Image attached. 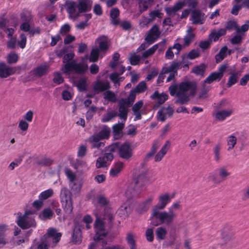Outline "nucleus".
I'll use <instances>...</instances> for the list:
<instances>
[{
  "mask_svg": "<svg viewBox=\"0 0 249 249\" xmlns=\"http://www.w3.org/2000/svg\"><path fill=\"white\" fill-rule=\"evenodd\" d=\"M168 89L172 96L177 97L175 101L176 104L186 105L190 100V97H194L196 94L197 84L195 82L185 81L178 85L176 84L171 85Z\"/></svg>",
  "mask_w": 249,
  "mask_h": 249,
  "instance_id": "1",
  "label": "nucleus"
},
{
  "mask_svg": "<svg viewBox=\"0 0 249 249\" xmlns=\"http://www.w3.org/2000/svg\"><path fill=\"white\" fill-rule=\"evenodd\" d=\"M176 216V214L172 211H170L169 212L166 211L159 212V214L156 216L152 217V215H151L150 224L154 227L163 224L169 225L173 222Z\"/></svg>",
  "mask_w": 249,
  "mask_h": 249,
  "instance_id": "2",
  "label": "nucleus"
},
{
  "mask_svg": "<svg viewBox=\"0 0 249 249\" xmlns=\"http://www.w3.org/2000/svg\"><path fill=\"white\" fill-rule=\"evenodd\" d=\"M147 174V171H143L133 179L130 186V188L132 189L131 194L132 197L138 196L141 193L148 180Z\"/></svg>",
  "mask_w": 249,
  "mask_h": 249,
  "instance_id": "3",
  "label": "nucleus"
},
{
  "mask_svg": "<svg viewBox=\"0 0 249 249\" xmlns=\"http://www.w3.org/2000/svg\"><path fill=\"white\" fill-rule=\"evenodd\" d=\"M33 211H26L22 215H19L17 221V225L22 229H27L31 227L35 228L36 223L34 217H29V215L33 214Z\"/></svg>",
  "mask_w": 249,
  "mask_h": 249,
  "instance_id": "4",
  "label": "nucleus"
},
{
  "mask_svg": "<svg viewBox=\"0 0 249 249\" xmlns=\"http://www.w3.org/2000/svg\"><path fill=\"white\" fill-rule=\"evenodd\" d=\"M170 200L171 198L167 194L160 196L159 197L158 203L153 208L152 217L157 216L159 211L164 209Z\"/></svg>",
  "mask_w": 249,
  "mask_h": 249,
  "instance_id": "5",
  "label": "nucleus"
},
{
  "mask_svg": "<svg viewBox=\"0 0 249 249\" xmlns=\"http://www.w3.org/2000/svg\"><path fill=\"white\" fill-rule=\"evenodd\" d=\"M118 154L121 158L126 160H129L132 158L133 149L129 142H125L121 145Z\"/></svg>",
  "mask_w": 249,
  "mask_h": 249,
  "instance_id": "6",
  "label": "nucleus"
},
{
  "mask_svg": "<svg viewBox=\"0 0 249 249\" xmlns=\"http://www.w3.org/2000/svg\"><path fill=\"white\" fill-rule=\"evenodd\" d=\"M61 236V233L57 232L55 229L50 228L47 230V232L42 237L45 240V242L48 241L50 243L52 239L53 243H57L60 240Z\"/></svg>",
  "mask_w": 249,
  "mask_h": 249,
  "instance_id": "7",
  "label": "nucleus"
},
{
  "mask_svg": "<svg viewBox=\"0 0 249 249\" xmlns=\"http://www.w3.org/2000/svg\"><path fill=\"white\" fill-rule=\"evenodd\" d=\"M81 226L79 222H74V228L71 234V242L75 245L80 244L82 242Z\"/></svg>",
  "mask_w": 249,
  "mask_h": 249,
  "instance_id": "8",
  "label": "nucleus"
},
{
  "mask_svg": "<svg viewBox=\"0 0 249 249\" xmlns=\"http://www.w3.org/2000/svg\"><path fill=\"white\" fill-rule=\"evenodd\" d=\"M160 35L159 27L157 24L154 25L149 30L148 34L145 38V40L150 45L157 39Z\"/></svg>",
  "mask_w": 249,
  "mask_h": 249,
  "instance_id": "9",
  "label": "nucleus"
},
{
  "mask_svg": "<svg viewBox=\"0 0 249 249\" xmlns=\"http://www.w3.org/2000/svg\"><path fill=\"white\" fill-rule=\"evenodd\" d=\"M152 100H158V105H154V108H158L159 106L163 104L168 98V96L165 93H159L158 91H155L153 94L150 96Z\"/></svg>",
  "mask_w": 249,
  "mask_h": 249,
  "instance_id": "10",
  "label": "nucleus"
},
{
  "mask_svg": "<svg viewBox=\"0 0 249 249\" xmlns=\"http://www.w3.org/2000/svg\"><path fill=\"white\" fill-rule=\"evenodd\" d=\"M92 2L90 0H81L77 4L80 13H86L91 10Z\"/></svg>",
  "mask_w": 249,
  "mask_h": 249,
  "instance_id": "11",
  "label": "nucleus"
},
{
  "mask_svg": "<svg viewBox=\"0 0 249 249\" xmlns=\"http://www.w3.org/2000/svg\"><path fill=\"white\" fill-rule=\"evenodd\" d=\"M184 6H185V2L178 1L175 3L173 7H166L165 11L169 16H174L178 11L181 10Z\"/></svg>",
  "mask_w": 249,
  "mask_h": 249,
  "instance_id": "12",
  "label": "nucleus"
},
{
  "mask_svg": "<svg viewBox=\"0 0 249 249\" xmlns=\"http://www.w3.org/2000/svg\"><path fill=\"white\" fill-rule=\"evenodd\" d=\"M110 88V86L108 81L103 82L100 80H98L93 87V90L97 93L106 90H107Z\"/></svg>",
  "mask_w": 249,
  "mask_h": 249,
  "instance_id": "13",
  "label": "nucleus"
},
{
  "mask_svg": "<svg viewBox=\"0 0 249 249\" xmlns=\"http://www.w3.org/2000/svg\"><path fill=\"white\" fill-rule=\"evenodd\" d=\"M118 106L120 113L118 115L121 119L125 120L127 117L128 107L130 106H128L125 102H122L120 100L119 101Z\"/></svg>",
  "mask_w": 249,
  "mask_h": 249,
  "instance_id": "14",
  "label": "nucleus"
},
{
  "mask_svg": "<svg viewBox=\"0 0 249 249\" xmlns=\"http://www.w3.org/2000/svg\"><path fill=\"white\" fill-rule=\"evenodd\" d=\"M153 199V197H150L143 203L140 204L136 208L137 212L140 214L146 212L149 209L150 204Z\"/></svg>",
  "mask_w": 249,
  "mask_h": 249,
  "instance_id": "15",
  "label": "nucleus"
},
{
  "mask_svg": "<svg viewBox=\"0 0 249 249\" xmlns=\"http://www.w3.org/2000/svg\"><path fill=\"white\" fill-rule=\"evenodd\" d=\"M221 235L224 241L228 242L233 238L234 233L229 226H226L224 227Z\"/></svg>",
  "mask_w": 249,
  "mask_h": 249,
  "instance_id": "16",
  "label": "nucleus"
},
{
  "mask_svg": "<svg viewBox=\"0 0 249 249\" xmlns=\"http://www.w3.org/2000/svg\"><path fill=\"white\" fill-rule=\"evenodd\" d=\"M124 125V124H117L113 125L112 129L114 140H119L123 137Z\"/></svg>",
  "mask_w": 249,
  "mask_h": 249,
  "instance_id": "17",
  "label": "nucleus"
},
{
  "mask_svg": "<svg viewBox=\"0 0 249 249\" xmlns=\"http://www.w3.org/2000/svg\"><path fill=\"white\" fill-rule=\"evenodd\" d=\"M207 66L204 63H201L199 65L195 66L192 69L191 72L196 75H199L202 77L204 76Z\"/></svg>",
  "mask_w": 249,
  "mask_h": 249,
  "instance_id": "18",
  "label": "nucleus"
},
{
  "mask_svg": "<svg viewBox=\"0 0 249 249\" xmlns=\"http://www.w3.org/2000/svg\"><path fill=\"white\" fill-rule=\"evenodd\" d=\"M97 40L100 41L99 42V51L106 52L108 49V44L107 43V36H106L103 35L99 36Z\"/></svg>",
  "mask_w": 249,
  "mask_h": 249,
  "instance_id": "19",
  "label": "nucleus"
},
{
  "mask_svg": "<svg viewBox=\"0 0 249 249\" xmlns=\"http://www.w3.org/2000/svg\"><path fill=\"white\" fill-rule=\"evenodd\" d=\"M104 219L108 222L109 226L111 228L113 226V221L114 219L113 212L110 208H105L104 210Z\"/></svg>",
  "mask_w": 249,
  "mask_h": 249,
  "instance_id": "20",
  "label": "nucleus"
},
{
  "mask_svg": "<svg viewBox=\"0 0 249 249\" xmlns=\"http://www.w3.org/2000/svg\"><path fill=\"white\" fill-rule=\"evenodd\" d=\"M65 6L67 12L70 15V17L71 18V15L75 13L76 12V8H77L76 2L74 1L67 0L65 2Z\"/></svg>",
  "mask_w": 249,
  "mask_h": 249,
  "instance_id": "21",
  "label": "nucleus"
},
{
  "mask_svg": "<svg viewBox=\"0 0 249 249\" xmlns=\"http://www.w3.org/2000/svg\"><path fill=\"white\" fill-rule=\"evenodd\" d=\"M226 34V30L225 29L221 28L218 30L217 32L213 31L209 35V38L211 40L213 39V41H217L219 37L221 36L225 35Z\"/></svg>",
  "mask_w": 249,
  "mask_h": 249,
  "instance_id": "22",
  "label": "nucleus"
},
{
  "mask_svg": "<svg viewBox=\"0 0 249 249\" xmlns=\"http://www.w3.org/2000/svg\"><path fill=\"white\" fill-rule=\"evenodd\" d=\"M60 197L61 202L72 200L71 192L65 187L62 188Z\"/></svg>",
  "mask_w": 249,
  "mask_h": 249,
  "instance_id": "23",
  "label": "nucleus"
},
{
  "mask_svg": "<svg viewBox=\"0 0 249 249\" xmlns=\"http://www.w3.org/2000/svg\"><path fill=\"white\" fill-rule=\"evenodd\" d=\"M88 69V66L87 64L76 62L74 71L79 75H83L87 71Z\"/></svg>",
  "mask_w": 249,
  "mask_h": 249,
  "instance_id": "24",
  "label": "nucleus"
},
{
  "mask_svg": "<svg viewBox=\"0 0 249 249\" xmlns=\"http://www.w3.org/2000/svg\"><path fill=\"white\" fill-rule=\"evenodd\" d=\"M138 93L133 89L130 90V93L127 98H121L120 100L122 102H125L128 106H131L135 100L136 94Z\"/></svg>",
  "mask_w": 249,
  "mask_h": 249,
  "instance_id": "25",
  "label": "nucleus"
},
{
  "mask_svg": "<svg viewBox=\"0 0 249 249\" xmlns=\"http://www.w3.org/2000/svg\"><path fill=\"white\" fill-rule=\"evenodd\" d=\"M48 67L46 65H40L34 69L33 71L36 76L42 77L48 73Z\"/></svg>",
  "mask_w": 249,
  "mask_h": 249,
  "instance_id": "26",
  "label": "nucleus"
},
{
  "mask_svg": "<svg viewBox=\"0 0 249 249\" xmlns=\"http://www.w3.org/2000/svg\"><path fill=\"white\" fill-rule=\"evenodd\" d=\"M75 84L79 92H86L88 90L87 79L85 77L81 78Z\"/></svg>",
  "mask_w": 249,
  "mask_h": 249,
  "instance_id": "27",
  "label": "nucleus"
},
{
  "mask_svg": "<svg viewBox=\"0 0 249 249\" xmlns=\"http://www.w3.org/2000/svg\"><path fill=\"white\" fill-rule=\"evenodd\" d=\"M222 77L216 72H212L204 81V83L211 84L213 81H219Z\"/></svg>",
  "mask_w": 249,
  "mask_h": 249,
  "instance_id": "28",
  "label": "nucleus"
},
{
  "mask_svg": "<svg viewBox=\"0 0 249 249\" xmlns=\"http://www.w3.org/2000/svg\"><path fill=\"white\" fill-rule=\"evenodd\" d=\"M229 74H230V76L229 77L228 82L226 84L228 88H230L232 85L236 84L238 81L239 76L240 75L238 72H229Z\"/></svg>",
  "mask_w": 249,
  "mask_h": 249,
  "instance_id": "29",
  "label": "nucleus"
},
{
  "mask_svg": "<svg viewBox=\"0 0 249 249\" xmlns=\"http://www.w3.org/2000/svg\"><path fill=\"white\" fill-rule=\"evenodd\" d=\"M231 110H223L219 111L215 114V118L219 121H223L227 117H229L232 113Z\"/></svg>",
  "mask_w": 249,
  "mask_h": 249,
  "instance_id": "30",
  "label": "nucleus"
},
{
  "mask_svg": "<svg viewBox=\"0 0 249 249\" xmlns=\"http://www.w3.org/2000/svg\"><path fill=\"white\" fill-rule=\"evenodd\" d=\"M228 48L226 46L223 47L220 50L219 52L215 56L216 62L218 63L223 60L227 56V52Z\"/></svg>",
  "mask_w": 249,
  "mask_h": 249,
  "instance_id": "31",
  "label": "nucleus"
},
{
  "mask_svg": "<svg viewBox=\"0 0 249 249\" xmlns=\"http://www.w3.org/2000/svg\"><path fill=\"white\" fill-rule=\"evenodd\" d=\"M202 13L201 11L199 9L194 10L192 11L191 13V16L194 20L193 21V24H202L200 17Z\"/></svg>",
  "mask_w": 249,
  "mask_h": 249,
  "instance_id": "32",
  "label": "nucleus"
},
{
  "mask_svg": "<svg viewBox=\"0 0 249 249\" xmlns=\"http://www.w3.org/2000/svg\"><path fill=\"white\" fill-rule=\"evenodd\" d=\"M6 227L5 224L0 225V248L4 247L7 243L5 237Z\"/></svg>",
  "mask_w": 249,
  "mask_h": 249,
  "instance_id": "33",
  "label": "nucleus"
},
{
  "mask_svg": "<svg viewBox=\"0 0 249 249\" xmlns=\"http://www.w3.org/2000/svg\"><path fill=\"white\" fill-rule=\"evenodd\" d=\"M110 133V130L109 128L106 125H104L103 128L100 130L98 133L99 137L101 140L107 139Z\"/></svg>",
  "mask_w": 249,
  "mask_h": 249,
  "instance_id": "34",
  "label": "nucleus"
},
{
  "mask_svg": "<svg viewBox=\"0 0 249 249\" xmlns=\"http://www.w3.org/2000/svg\"><path fill=\"white\" fill-rule=\"evenodd\" d=\"M66 64L64 65V67H63L61 69L63 72L65 74L70 73L71 71H74L75 68V64L76 62L74 61H72L70 62L65 63Z\"/></svg>",
  "mask_w": 249,
  "mask_h": 249,
  "instance_id": "35",
  "label": "nucleus"
},
{
  "mask_svg": "<svg viewBox=\"0 0 249 249\" xmlns=\"http://www.w3.org/2000/svg\"><path fill=\"white\" fill-rule=\"evenodd\" d=\"M41 215L43 219H50L53 215L54 213L50 208L44 209L42 212V214H39V216L41 217Z\"/></svg>",
  "mask_w": 249,
  "mask_h": 249,
  "instance_id": "36",
  "label": "nucleus"
},
{
  "mask_svg": "<svg viewBox=\"0 0 249 249\" xmlns=\"http://www.w3.org/2000/svg\"><path fill=\"white\" fill-rule=\"evenodd\" d=\"M167 233L166 230L165 228L160 227L158 228L156 231V235L158 239L163 240Z\"/></svg>",
  "mask_w": 249,
  "mask_h": 249,
  "instance_id": "37",
  "label": "nucleus"
},
{
  "mask_svg": "<svg viewBox=\"0 0 249 249\" xmlns=\"http://www.w3.org/2000/svg\"><path fill=\"white\" fill-rule=\"evenodd\" d=\"M62 208L67 213L70 214L73 210L72 200L61 202Z\"/></svg>",
  "mask_w": 249,
  "mask_h": 249,
  "instance_id": "38",
  "label": "nucleus"
},
{
  "mask_svg": "<svg viewBox=\"0 0 249 249\" xmlns=\"http://www.w3.org/2000/svg\"><path fill=\"white\" fill-rule=\"evenodd\" d=\"M126 240L129 246L130 249H137L136 241L132 233H129L127 234Z\"/></svg>",
  "mask_w": 249,
  "mask_h": 249,
  "instance_id": "39",
  "label": "nucleus"
},
{
  "mask_svg": "<svg viewBox=\"0 0 249 249\" xmlns=\"http://www.w3.org/2000/svg\"><path fill=\"white\" fill-rule=\"evenodd\" d=\"M99 52V49L98 48H93L91 50L89 58L90 62H96L98 60Z\"/></svg>",
  "mask_w": 249,
  "mask_h": 249,
  "instance_id": "40",
  "label": "nucleus"
},
{
  "mask_svg": "<svg viewBox=\"0 0 249 249\" xmlns=\"http://www.w3.org/2000/svg\"><path fill=\"white\" fill-rule=\"evenodd\" d=\"M53 195V190L52 189H49L41 192L39 196V198L41 200H46L52 196Z\"/></svg>",
  "mask_w": 249,
  "mask_h": 249,
  "instance_id": "41",
  "label": "nucleus"
},
{
  "mask_svg": "<svg viewBox=\"0 0 249 249\" xmlns=\"http://www.w3.org/2000/svg\"><path fill=\"white\" fill-rule=\"evenodd\" d=\"M234 28L236 29L237 33L240 32V30L239 28L238 27L236 21L234 20H229L227 21L225 29H226V30L231 31L233 30Z\"/></svg>",
  "mask_w": 249,
  "mask_h": 249,
  "instance_id": "42",
  "label": "nucleus"
},
{
  "mask_svg": "<svg viewBox=\"0 0 249 249\" xmlns=\"http://www.w3.org/2000/svg\"><path fill=\"white\" fill-rule=\"evenodd\" d=\"M104 99L108 100L109 101L115 103L117 101L116 96L115 94L112 91L107 90L104 93Z\"/></svg>",
  "mask_w": 249,
  "mask_h": 249,
  "instance_id": "43",
  "label": "nucleus"
},
{
  "mask_svg": "<svg viewBox=\"0 0 249 249\" xmlns=\"http://www.w3.org/2000/svg\"><path fill=\"white\" fill-rule=\"evenodd\" d=\"M237 142V138L235 136L231 135L228 137L227 143L229 147L227 149L228 151L233 149Z\"/></svg>",
  "mask_w": 249,
  "mask_h": 249,
  "instance_id": "44",
  "label": "nucleus"
},
{
  "mask_svg": "<svg viewBox=\"0 0 249 249\" xmlns=\"http://www.w3.org/2000/svg\"><path fill=\"white\" fill-rule=\"evenodd\" d=\"M118 115L117 112L114 111L113 112H108L107 114L104 115L101 119L103 123H106L112 119L114 118Z\"/></svg>",
  "mask_w": 249,
  "mask_h": 249,
  "instance_id": "45",
  "label": "nucleus"
},
{
  "mask_svg": "<svg viewBox=\"0 0 249 249\" xmlns=\"http://www.w3.org/2000/svg\"><path fill=\"white\" fill-rule=\"evenodd\" d=\"M18 55L15 53H10L7 56V62L9 64H15L18 61Z\"/></svg>",
  "mask_w": 249,
  "mask_h": 249,
  "instance_id": "46",
  "label": "nucleus"
},
{
  "mask_svg": "<svg viewBox=\"0 0 249 249\" xmlns=\"http://www.w3.org/2000/svg\"><path fill=\"white\" fill-rule=\"evenodd\" d=\"M147 89L146 84L145 81H142L140 82L137 86L133 89L138 93H140L144 92Z\"/></svg>",
  "mask_w": 249,
  "mask_h": 249,
  "instance_id": "47",
  "label": "nucleus"
},
{
  "mask_svg": "<svg viewBox=\"0 0 249 249\" xmlns=\"http://www.w3.org/2000/svg\"><path fill=\"white\" fill-rule=\"evenodd\" d=\"M221 149V145L220 143L216 144L213 147V154L214 160L218 162L220 160V151Z\"/></svg>",
  "mask_w": 249,
  "mask_h": 249,
  "instance_id": "48",
  "label": "nucleus"
},
{
  "mask_svg": "<svg viewBox=\"0 0 249 249\" xmlns=\"http://www.w3.org/2000/svg\"><path fill=\"white\" fill-rule=\"evenodd\" d=\"M141 60V57L139 55L136 54L135 53L130 54L129 61L131 65L135 66L137 65Z\"/></svg>",
  "mask_w": 249,
  "mask_h": 249,
  "instance_id": "49",
  "label": "nucleus"
},
{
  "mask_svg": "<svg viewBox=\"0 0 249 249\" xmlns=\"http://www.w3.org/2000/svg\"><path fill=\"white\" fill-rule=\"evenodd\" d=\"M149 16L150 17V20H149L152 22L156 18H162L163 14L160 12L158 10H153L149 13Z\"/></svg>",
  "mask_w": 249,
  "mask_h": 249,
  "instance_id": "50",
  "label": "nucleus"
},
{
  "mask_svg": "<svg viewBox=\"0 0 249 249\" xmlns=\"http://www.w3.org/2000/svg\"><path fill=\"white\" fill-rule=\"evenodd\" d=\"M53 160L49 158H43L41 160H38L36 162L37 165L43 166H49L52 164Z\"/></svg>",
  "mask_w": 249,
  "mask_h": 249,
  "instance_id": "51",
  "label": "nucleus"
},
{
  "mask_svg": "<svg viewBox=\"0 0 249 249\" xmlns=\"http://www.w3.org/2000/svg\"><path fill=\"white\" fill-rule=\"evenodd\" d=\"M94 227L97 229L99 231H105V223L99 218H97L94 222Z\"/></svg>",
  "mask_w": 249,
  "mask_h": 249,
  "instance_id": "52",
  "label": "nucleus"
},
{
  "mask_svg": "<svg viewBox=\"0 0 249 249\" xmlns=\"http://www.w3.org/2000/svg\"><path fill=\"white\" fill-rule=\"evenodd\" d=\"M216 171H218L219 175L223 180H225L226 178L230 175V173L228 172L224 167H221L219 169H217Z\"/></svg>",
  "mask_w": 249,
  "mask_h": 249,
  "instance_id": "53",
  "label": "nucleus"
},
{
  "mask_svg": "<svg viewBox=\"0 0 249 249\" xmlns=\"http://www.w3.org/2000/svg\"><path fill=\"white\" fill-rule=\"evenodd\" d=\"M108 234V232L99 231L97 232L94 236L93 239L95 242L102 240L103 237H106Z\"/></svg>",
  "mask_w": 249,
  "mask_h": 249,
  "instance_id": "54",
  "label": "nucleus"
},
{
  "mask_svg": "<svg viewBox=\"0 0 249 249\" xmlns=\"http://www.w3.org/2000/svg\"><path fill=\"white\" fill-rule=\"evenodd\" d=\"M216 170L214 172H211L209 174L208 178L210 180H212L214 183L219 184L221 180L218 178L216 175Z\"/></svg>",
  "mask_w": 249,
  "mask_h": 249,
  "instance_id": "55",
  "label": "nucleus"
},
{
  "mask_svg": "<svg viewBox=\"0 0 249 249\" xmlns=\"http://www.w3.org/2000/svg\"><path fill=\"white\" fill-rule=\"evenodd\" d=\"M195 37V34L194 33L188 34L185 36L183 38L184 40V45L189 46L193 39Z\"/></svg>",
  "mask_w": 249,
  "mask_h": 249,
  "instance_id": "56",
  "label": "nucleus"
},
{
  "mask_svg": "<svg viewBox=\"0 0 249 249\" xmlns=\"http://www.w3.org/2000/svg\"><path fill=\"white\" fill-rule=\"evenodd\" d=\"M70 186L72 190L76 192H79L81 190L82 187V185L79 182H76L74 181L71 182Z\"/></svg>",
  "mask_w": 249,
  "mask_h": 249,
  "instance_id": "57",
  "label": "nucleus"
},
{
  "mask_svg": "<svg viewBox=\"0 0 249 249\" xmlns=\"http://www.w3.org/2000/svg\"><path fill=\"white\" fill-rule=\"evenodd\" d=\"M107 161L103 157H99L97 160L96 167L98 168L107 167Z\"/></svg>",
  "mask_w": 249,
  "mask_h": 249,
  "instance_id": "58",
  "label": "nucleus"
},
{
  "mask_svg": "<svg viewBox=\"0 0 249 249\" xmlns=\"http://www.w3.org/2000/svg\"><path fill=\"white\" fill-rule=\"evenodd\" d=\"M181 62H176L175 61H173L169 66L170 70H171V71L175 73H177V70L179 69V66L181 65Z\"/></svg>",
  "mask_w": 249,
  "mask_h": 249,
  "instance_id": "59",
  "label": "nucleus"
},
{
  "mask_svg": "<svg viewBox=\"0 0 249 249\" xmlns=\"http://www.w3.org/2000/svg\"><path fill=\"white\" fill-rule=\"evenodd\" d=\"M119 74L117 72H113L111 73L109 75V78L111 81L114 84H118V85H120V83L119 81L120 78L119 77Z\"/></svg>",
  "mask_w": 249,
  "mask_h": 249,
  "instance_id": "60",
  "label": "nucleus"
},
{
  "mask_svg": "<svg viewBox=\"0 0 249 249\" xmlns=\"http://www.w3.org/2000/svg\"><path fill=\"white\" fill-rule=\"evenodd\" d=\"M71 29L70 25L68 23H66L61 26L59 33L62 36L65 35L67 33L70 32Z\"/></svg>",
  "mask_w": 249,
  "mask_h": 249,
  "instance_id": "61",
  "label": "nucleus"
},
{
  "mask_svg": "<svg viewBox=\"0 0 249 249\" xmlns=\"http://www.w3.org/2000/svg\"><path fill=\"white\" fill-rule=\"evenodd\" d=\"M120 146V143L119 142H116L109 146L108 150L111 153L115 152L117 150L119 152Z\"/></svg>",
  "mask_w": 249,
  "mask_h": 249,
  "instance_id": "62",
  "label": "nucleus"
},
{
  "mask_svg": "<svg viewBox=\"0 0 249 249\" xmlns=\"http://www.w3.org/2000/svg\"><path fill=\"white\" fill-rule=\"evenodd\" d=\"M53 81L55 83L60 84L64 82V79L59 72H55Z\"/></svg>",
  "mask_w": 249,
  "mask_h": 249,
  "instance_id": "63",
  "label": "nucleus"
},
{
  "mask_svg": "<svg viewBox=\"0 0 249 249\" xmlns=\"http://www.w3.org/2000/svg\"><path fill=\"white\" fill-rule=\"evenodd\" d=\"M44 239L42 236L40 238V243L37 246V249H48L50 243L48 241H44Z\"/></svg>",
  "mask_w": 249,
  "mask_h": 249,
  "instance_id": "64",
  "label": "nucleus"
}]
</instances>
